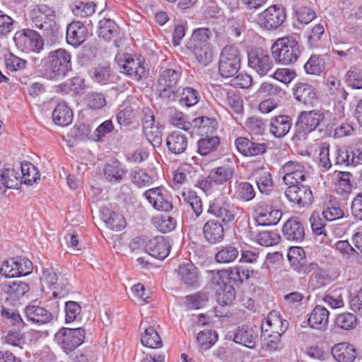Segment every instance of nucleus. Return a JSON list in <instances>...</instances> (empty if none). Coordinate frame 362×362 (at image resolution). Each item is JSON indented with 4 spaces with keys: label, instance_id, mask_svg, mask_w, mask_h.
I'll return each mask as SVG.
<instances>
[{
    "label": "nucleus",
    "instance_id": "f257e3e1",
    "mask_svg": "<svg viewBox=\"0 0 362 362\" xmlns=\"http://www.w3.org/2000/svg\"><path fill=\"white\" fill-rule=\"evenodd\" d=\"M42 76L48 80L63 79L72 70L71 56L63 48L49 52L39 65Z\"/></svg>",
    "mask_w": 362,
    "mask_h": 362
},
{
    "label": "nucleus",
    "instance_id": "f03ea898",
    "mask_svg": "<svg viewBox=\"0 0 362 362\" xmlns=\"http://www.w3.org/2000/svg\"><path fill=\"white\" fill-rule=\"evenodd\" d=\"M208 214L221 221L225 226L240 223L248 226V218L245 210L238 205L233 204L221 197H217L210 202Z\"/></svg>",
    "mask_w": 362,
    "mask_h": 362
},
{
    "label": "nucleus",
    "instance_id": "7ed1b4c3",
    "mask_svg": "<svg viewBox=\"0 0 362 362\" xmlns=\"http://www.w3.org/2000/svg\"><path fill=\"white\" fill-rule=\"evenodd\" d=\"M272 57L278 64L289 65L296 62L301 49L298 41L291 37L277 39L271 47Z\"/></svg>",
    "mask_w": 362,
    "mask_h": 362
},
{
    "label": "nucleus",
    "instance_id": "20e7f679",
    "mask_svg": "<svg viewBox=\"0 0 362 362\" xmlns=\"http://www.w3.org/2000/svg\"><path fill=\"white\" fill-rule=\"evenodd\" d=\"M32 24L42 32L45 37H51L57 30L54 11L47 5H40L31 12Z\"/></svg>",
    "mask_w": 362,
    "mask_h": 362
},
{
    "label": "nucleus",
    "instance_id": "39448f33",
    "mask_svg": "<svg viewBox=\"0 0 362 362\" xmlns=\"http://www.w3.org/2000/svg\"><path fill=\"white\" fill-rule=\"evenodd\" d=\"M241 58L240 51L235 46L227 45L221 51L218 71L223 78L235 76L240 69Z\"/></svg>",
    "mask_w": 362,
    "mask_h": 362
},
{
    "label": "nucleus",
    "instance_id": "423d86ee",
    "mask_svg": "<svg viewBox=\"0 0 362 362\" xmlns=\"http://www.w3.org/2000/svg\"><path fill=\"white\" fill-rule=\"evenodd\" d=\"M13 40L16 46L27 53L39 54L44 49V40L42 36L32 29L27 28L17 32Z\"/></svg>",
    "mask_w": 362,
    "mask_h": 362
},
{
    "label": "nucleus",
    "instance_id": "0eeeda50",
    "mask_svg": "<svg viewBox=\"0 0 362 362\" xmlns=\"http://www.w3.org/2000/svg\"><path fill=\"white\" fill-rule=\"evenodd\" d=\"M85 336V329L82 327H62L55 334V339L61 348L68 353L79 346L83 342Z\"/></svg>",
    "mask_w": 362,
    "mask_h": 362
},
{
    "label": "nucleus",
    "instance_id": "6e6552de",
    "mask_svg": "<svg viewBox=\"0 0 362 362\" xmlns=\"http://www.w3.org/2000/svg\"><path fill=\"white\" fill-rule=\"evenodd\" d=\"M334 156L336 165L346 167L362 165V143H356L342 148L337 147Z\"/></svg>",
    "mask_w": 362,
    "mask_h": 362
},
{
    "label": "nucleus",
    "instance_id": "1a4fd4ad",
    "mask_svg": "<svg viewBox=\"0 0 362 362\" xmlns=\"http://www.w3.org/2000/svg\"><path fill=\"white\" fill-rule=\"evenodd\" d=\"M248 66L261 76L273 68L274 62L269 52L262 48L252 49L247 54Z\"/></svg>",
    "mask_w": 362,
    "mask_h": 362
},
{
    "label": "nucleus",
    "instance_id": "9d476101",
    "mask_svg": "<svg viewBox=\"0 0 362 362\" xmlns=\"http://www.w3.org/2000/svg\"><path fill=\"white\" fill-rule=\"evenodd\" d=\"M284 194L290 203L299 209L310 206L314 199L310 187L301 183L288 185Z\"/></svg>",
    "mask_w": 362,
    "mask_h": 362
},
{
    "label": "nucleus",
    "instance_id": "9b49d317",
    "mask_svg": "<svg viewBox=\"0 0 362 362\" xmlns=\"http://www.w3.org/2000/svg\"><path fill=\"white\" fill-rule=\"evenodd\" d=\"M286 10L281 5H272L259 14L258 23L266 30L279 28L286 21Z\"/></svg>",
    "mask_w": 362,
    "mask_h": 362
},
{
    "label": "nucleus",
    "instance_id": "f8f14e48",
    "mask_svg": "<svg viewBox=\"0 0 362 362\" xmlns=\"http://www.w3.org/2000/svg\"><path fill=\"white\" fill-rule=\"evenodd\" d=\"M115 60L121 72L135 81L141 80L145 74V67L141 60L129 54L117 55Z\"/></svg>",
    "mask_w": 362,
    "mask_h": 362
},
{
    "label": "nucleus",
    "instance_id": "ddd939ff",
    "mask_svg": "<svg viewBox=\"0 0 362 362\" xmlns=\"http://www.w3.org/2000/svg\"><path fill=\"white\" fill-rule=\"evenodd\" d=\"M324 119L325 115L321 110L302 111L298 115L296 123L298 133L306 135L313 132Z\"/></svg>",
    "mask_w": 362,
    "mask_h": 362
},
{
    "label": "nucleus",
    "instance_id": "4468645a",
    "mask_svg": "<svg viewBox=\"0 0 362 362\" xmlns=\"http://www.w3.org/2000/svg\"><path fill=\"white\" fill-rule=\"evenodd\" d=\"M235 173V163L234 158H227L223 163L212 169L207 177L205 183L209 182L216 185H223L230 180Z\"/></svg>",
    "mask_w": 362,
    "mask_h": 362
},
{
    "label": "nucleus",
    "instance_id": "2eb2a0df",
    "mask_svg": "<svg viewBox=\"0 0 362 362\" xmlns=\"http://www.w3.org/2000/svg\"><path fill=\"white\" fill-rule=\"evenodd\" d=\"M28 284L21 281H6L1 284V296L5 300L13 303L29 291Z\"/></svg>",
    "mask_w": 362,
    "mask_h": 362
},
{
    "label": "nucleus",
    "instance_id": "dca6fc26",
    "mask_svg": "<svg viewBox=\"0 0 362 362\" xmlns=\"http://www.w3.org/2000/svg\"><path fill=\"white\" fill-rule=\"evenodd\" d=\"M281 172L283 181L288 185L299 184L306 179V172L303 165L295 161H288L283 165Z\"/></svg>",
    "mask_w": 362,
    "mask_h": 362
},
{
    "label": "nucleus",
    "instance_id": "f3484780",
    "mask_svg": "<svg viewBox=\"0 0 362 362\" xmlns=\"http://www.w3.org/2000/svg\"><path fill=\"white\" fill-rule=\"evenodd\" d=\"M26 320L37 325H43L52 322L54 315L46 308L31 303L24 308Z\"/></svg>",
    "mask_w": 362,
    "mask_h": 362
},
{
    "label": "nucleus",
    "instance_id": "a211bd4d",
    "mask_svg": "<svg viewBox=\"0 0 362 362\" xmlns=\"http://www.w3.org/2000/svg\"><path fill=\"white\" fill-rule=\"evenodd\" d=\"M257 221L262 226H274L277 224L281 218V210L275 209L272 206L261 202L256 205Z\"/></svg>",
    "mask_w": 362,
    "mask_h": 362
},
{
    "label": "nucleus",
    "instance_id": "6ab92c4d",
    "mask_svg": "<svg viewBox=\"0 0 362 362\" xmlns=\"http://www.w3.org/2000/svg\"><path fill=\"white\" fill-rule=\"evenodd\" d=\"M144 196L149 204L156 210L169 211L173 209L172 202L168 199L161 187H154L146 190Z\"/></svg>",
    "mask_w": 362,
    "mask_h": 362
},
{
    "label": "nucleus",
    "instance_id": "aec40b11",
    "mask_svg": "<svg viewBox=\"0 0 362 362\" xmlns=\"http://www.w3.org/2000/svg\"><path fill=\"white\" fill-rule=\"evenodd\" d=\"M334 115V116L331 119L332 126H335L334 138L339 139L351 136L354 132V129L350 124L343 122L345 118L344 107L341 105L336 106Z\"/></svg>",
    "mask_w": 362,
    "mask_h": 362
},
{
    "label": "nucleus",
    "instance_id": "412c9836",
    "mask_svg": "<svg viewBox=\"0 0 362 362\" xmlns=\"http://www.w3.org/2000/svg\"><path fill=\"white\" fill-rule=\"evenodd\" d=\"M250 175L255 180L260 193L269 195L272 192L274 188L272 176L264 165L254 168Z\"/></svg>",
    "mask_w": 362,
    "mask_h": 362
},
{
    "label": "nucleus",
    "instance_id": "4be33fe9",
    "mask_svg": "<svg viewBox=\"0 0 362 362\" xmlns=\"http://www.w3.org/2000/svg\"><path fill=\"white\" fill-rule=\"evenodd\" d=\"M232 334L234 342L250 349L255 347L258 339L257 329L248 325L238 327L233 331Z\"/></svg>",
    "mask_w": 362,
    "mask_h": 362
},
{
    "label": "nucleus",
    "instance_id": "5701e85b",
    "mask_svg": "<svg viewBox=\"0 0 362 362\" xmlns=\"http://www.w3.org/2000/svg\"><path fill=\"white\" fill-rule=\"evenodd\" d=\"M288 327V322L283 320L277 311H272L264 318L261 325L263 333H280L284 334Z\"/></svg>",
    "mask_w": 362,
    "mask_h": 362
},
{
    "label": "nucleus",
    "instance_id": "b1692460",
    "mask_svg": "<svg viewBox=\"0 0 362 362\" xmlns=\"http://www.w3.org/2000/svg\"><path fill=\"white\" fill-rule=\"evenodd\" d=\"M145 248L151 256L163 259L169 255L170 245L165 237L156 236L147 242Z\"/></svg>",
    "mask_w": 362,
    "mask_h": 362
},
{
    "label": "nucleus",
    "instance_id": "393cba45",
    "mask_svg": "<svg viewBox=\"0 0 362 362\" xmlns=\"http://www.w3.org/2000/svg\"><path fill=\"white\" fill-rule=\"evenodd\" d=\"M235 144L238 152L245 156L262 155L267 151V146L264 143L254 142L245 137H238Z\"/></svg>",
    "mask_w": 362,
    "mask_h": 362
},
{
    "label": "nucleus",
    "instance_id": "a878e982",
    "mask_svg": "<svg viewBox=\"0 0 362 362\" xmlns=\"http://www.w3.org/2000/svg\"><path fill=\"white\" fill-rule=\"evenodd\" d=\"M203 234L205 240L210 244L220 243L224 238L223 226L217 220H209L203 226Z\"/></svg>",
    "mask_w": 362,
    "mask_h": 362
},
{
    "label": "nucleus",
    "instance_id": "bb28decb",
    "mask_svg": "<svg viewBox=\"0 0 362 362\" xmlns=\"http://www.w3.org/2000/svg\"><path fill=\"white\" fill-rule=\"evenodd\" d=\"M282 233L283 236L288 240L300 242L305 236L304 227L298 218H291L284 223Z\"/></svg>",
    "mask_w": 362,
    "mask_h": 362
},
{
    "label": "nucleus",
    "instance_id": "cd10ccee",
    "mask_svg": "<svg viewBox=\"0 0 362 362\" xmlns=\"http://www.w3.org/2000/svg\"><path fill=\"white\" fill-rule=\"evenodd\" d=\"M87 28L80 21H74L66 28V42L68 44L78 47L86 39Z\"/></svg>",
    "mask_w": 362,
    "mask_h": 362
},
{
    "label": "nucleus",
    "instance_id": "c85d7f7f",
    "mask_svg": "<svg viewBox=\"0 0 362 362\" xmlns=\"http://www.w3.org/2000/svg\"><path fill=\"white\" fill-rule=\"evenodd\" d=\"M291 127L292 119L288 115H279L270 119L269 131L276 138H282L286 136Z\"/></svg>",
    "mask_w": 362,
    "mask_h": 362
},
{
    "label": "nucleus",
    "instance_id": "c756f323",
    "mask_svg": "<svg viewBox=\"0 0 362 362\" xmlns=\"http://www.w3.org/2000/svg\"><path fill=\"white\" fill-rule=\"evenodd\" d=\"M329 311L321 305L315 306L308 317V325L313 328L320 331L327 329L329 322Z\"/></svg>",
    "mask_w": 362,
    "mask_h": 362
},
{
    "label": "nucleus",
    "instance_id": "7c9ffc66",
    "mask_svg": "<svg viewBox=\"0 0 362 362\" xmlns=\"http://www.w3.org/2000/svg\"><path fill=\"white\" fill-rule=\"evenodd\" d=\"M188 145L187 136L180 131L171 132L166 138V146L170 152L175 155L184 153Z\"/></svg>",
    "mask_w": 362,
    "mask_h": 362
},
{
    "label": "nucleus",
    "instance_id": "2f4dec72",
    "mask_svg": "<svg viewBox=\"0 0 362 362\" xmlns=\"http://www.w3.org/2000/svg\"><path fill=\"white\" fill-rule=\"evenodd\" d=\"M178 276L185 286L196 287L199 285V274L198 269L192 263L180 265Z\"/></svg>",
    "mask_w": 362,
    "mask_h": 362
},
{
    "label": "nucleus",
    "instance_id": "473e14b6",
    "mask_svg": "<svg viewBox=\"0 0 362 362\" xmlns=\"http://www.w3.org/2000/svg\"><path fill=\"white\" fill-rule=\"evenodd\" d=\"M182 74V69L178 66L173 68L161 69L156 85L177 86Z\"/></svg>",
    "mask_w": 362,
    "mask_h": 362
},
{
    "label": "nucleus",
    "instance_id": "72a5a7b5",
    "mask_svg": "<svg viewBox=\"0 0 362 362\" xmlns=\"http://www.w3.org/2000/svg\"><path fill=\"white\" fill-rule=\"evenodd\" d=\"M332 354L339 362H353L356 358L354 346L346 342L334 345L332 349Z\"/></svg>",
    "mask_w": 362,
    "mask_h": 362
},
{
    "label": "nucleus",
    "instance_id": "f704fd0d",
    "mask_svg": "<svg viewBox=\"0 0 362 362\" xmlns=\"http://www.w3.org/2000/svg\"><path fill=\"white\" fill-rule=\"evenodd\" d=\"M98 36L105 40H113L116 47H118L116 37L119 35V27L110 18H103L98 23Z\"/></svg>",
    "mask_w": 362,
    "mask_h": 362
},
{
    "label": "nucleus",
    "instance_id": "c9c22d12",
    "mask_svg": "<svg viewBox=\"0 0 362 362\" xmlns=\"http://www.w3.org/2000/svg\"><path fill=\"white\" fill-rule=\"evenodd\" d=\"M295 98L305 105H313L316 100L315 88L305 83H298L293 88Z\"/></svg>",
    "mask_w": 362,
    "mask_h": 362
},
{
    "label": "nucleus",
    "instance_id": "e433bc0d",
    "mask_svg": "<svg viewBox=\"0 0 362 362\" xmlns=\"http://www.w3.org/2000/svg\"><path fill=\"white\" fill-rule=\"evenodd\" d=\"M351 177L352 174L349 172L336 171L335 191L344 198H346L352 191Z\"/></svg>",
    "mask_w": 362,
    "mask_h": 362
},
{
    "label": "nucleus",
    "instance_id": "4c0bfd02",
    "mask_svg": "<svg viewBox=\"0 0 362 362\" xmlns=\"http://www.w3.org/2000/svg\"><path fill=\"white\" fill-rule=\"evenodd\" d=\"M52 118L56 124L67 126L72 122L73 112L65 102H60L53 110Z\"/></svg>",
    "mask_w": 362,
    "mask_h": 362
},
{
    "label": "nucleus",
    "instance_id": "58836bf2",
    "mask_svg": "<svg viewBox=\"0 0 362 362\" xmlns=\"http://www.w3.org/2000/svg\"><path fill=\"white\" fill-rule=\"evenodd\" d=\"M126 173L127 170L118 160H114L110 163H107L104 168L105 177L111 183L121 182Z\"/></svg>",
    "mask_w": 362,
    "mask_h": 362
},
{
    "label": "nucleus",
    "instance_id": "ea45409f",
    "mask_svg": "<svg viewBox=\"0 0 362 362\" xmlns=\"http://www.w3.org/2000/svg\"><path fill=\"white\" fill-rule=\"evenodd\" d=\"M21 184L31 185L40 180V173L37 168L30 162H22L20 164Z\"/></svg>",
    "mask_w": 362,
    "mask_h": 362
},
{
    "label": "nucleus",
    "instance_id": "a19ab883",
    "mask_svg": "<svg viewBox=\"0 0 362 362\" xmlns=\"http://www.w3.org/2000/svg\"><path fill=\"white\" fill-rule=\"evenodd\" d=\"M0 184L9 189H18L20 186V173L14 168H3L0 170Z\"/></svg>",
    "mask_w": 362,
    "mask_h": 362
},
{
    "label": "nucleus",
    "instance_id": "79ce46f5",
    "mask_svg": "<svg viewBox=\"0 0 362 362\" xmlns=\"http://www.w3.org/2000/svg\"><path fill=\"white\" fill-rule=\"evenodd\" d=\"M327 55L313 54L304 65V69L307 74L320 75L325 69Z\"/></svg>",
    "mask_w": 362,
    "mask_h": 362
},
{
    "label": "nucleus",
    "instance_id": "37998d69",
    "mask_svg": "<svg viewBox=\"0 0 362 362\" xmlns=\"http://www.w3.org/2000/svg\"><path fill=\"white\" fill-rule=\"evenodd\" d=\"M211 35V31L209 28H200L194 30L187 44V49L204 45H209V40Z\"/></svg>",
    "mask_w": 362,
    "mask_h": 362
},
{
    "label": "nucleus",
    "instance_id": "c03bdc74",
    "mask_svg": "<svg viewBox=\"0 0 362 362\" xmlns=\"http://www.w3.org/2000/svg\"><path fill=\"white\" fill-rule=\"evenodd\" d=\"M238 249L231 245H226L218 248L214 259L217 263L229 264L234 262L238 257Z\"/></svg>",
    "mask_w": 362,
    "mask_h": 362
},
{
    "label": "nucleus",
    "instance_id": "a18cd8bd",
    "mask_svg": "<svg viewBox=\"0 0 362 362\" xmlns=\"http://www.w3.org/2000/svg\"><path fill=\"white\" fill-rule=\"evenodd\" d=\"M101 218L106 226L112 230H119L125 226V221L122 216L109 209H103Z\"/></svg>",
    "mask_w": 362,
    "mask_h": 362
},
{
    "label": "nucleus",
    "instance_id": "49530a36",
    "mask_svg": "<svg viewBox=\"0 0 362 362\" xmlns=\"http://www.w3.org/2000/svg\"><path fill=\"white\" fill-rule=\"evenodd\" d=\"M216 301L220 305L225 306L232 304L235 298L234 287L228 284H223L216 290Z\"/></svg>",
    "mask_w": 362,
    "mask_h": 362
},
{
    "label": "nucleus",
    "instance_id": "de8ad7c7",
    "mask_svg": "<svg viewBox=\"0 0 362 362\" xmlns=\"http://www.w3.org/2000/svg\"><path fill=\"white\" fill-rule=\"evenodd\" d=\"M141 344L148 348L157 349L162 346V341L157 331L153 327L145 329L141 337Z\"/></svg>",
    "mask_w": 362,
    "mask_h": 362
},
{
    "label": "nucleus",
    "instance_id": "09e8293b",
    "mask_svg": "<svg viewBox=\"0 0 362 362\" xmlns=\"http://www.w3.org/2000/svg\"><path fill=\"white\" fill-rule=\"evenodd\" d=\"M219 144V138L216 136L201 138L197 141V152L201 156H206L216 151Z\"/></svg>",
    "mask_w": 362,
    "mask_h": 362
},
{
    "label": "nucleus",
    "instance_id": "8fccbe9b",
    "mask_svg": "<svg viewBox=\"0 0 362 362\" xmlns=\"http://www.w3.org/2000/svg\"><path fill=\"white\" fill-rule=\"evenodd\" d=\"M184 202L188 204L194 211L197 217L203 211V204L201 198L192 190H185L181 193Z\"/></svg>",
    "mask_w": 362,
    "mask_h": 362
},
{
    "label": "nucleus",
    "instance_id": "3c124183",
    "mask_svg": "<svg viewBox=\"0 0 362 362\" xmlns=\"http://www.w3.org/2000/svg\"><path fill=\"white\" fill-rule=\"evenodd\" d=\"M184 202L188 204L194 211L197 217L203 211V204L201 198L192 190H185L181 193Z\"/></svg>",
    "mask_w": 362,
    "mask_h": 362
},
{
    "label": "nucleus",
    "instance_id": "603ef678",
    "mask_svg": "<svg viewBox=\"0 0 362 362\" xmlns=\"http://www.w3.org/2000/svg\"><path fill=\"white\" fill-rule=\"evenodd\" d=\"M179 96L180 104L187 107L194 106L200 100L199 93L192 87L183 88Z\"/></svg>",
    "mask_w": 362,
    "mask_h": 362
},
{
    "label": "nucleus",
    "instance_id": "864d4df0",
    "mask_svg": "<svg viewBox=\"0 0 362 362\" xmlns=\"http://www.w3.org/2000/svg\"><path fill=\"white\" fill-rule=\"evenodd\" d=\"M225 104L231 114L240 115L243 111V102L241 96L235 91H227Z\"/></svg>",
    "mask_w": 362,
    "mask_h": 362
},
{
    "label": "nucleus",
    "instance_id": "5fc2aeb1",
    "mask_svg": "<svg viewBox=\"0 0 362 362\" xmlns=\"http://www.w3.org/2000/svg\"><path fill=\"white\" fill-rule=\"evenodd\" d=\"M288 259L291 265L297 270L306 262L305 253L300 247H291L287 254Z\"/></svg>",
    "mask_w": 362,
    "mask_h": 362
},
{
    "label": "nucleus",
    "instance_id": "6e6d98bb",
    "mask_svg": "<svg viewBox=\"0 0 362 362\" xmlns=\"http://www.w3.org/2000/svg\"><path fill=\"white\" fill-rule=\"evenodd\" d=\"M96 5L92 1H79L71 5L74 16L80 18L90 16L95 11Z\"/></svg>",
    "mask_w": 362,
    "mask_h": 362
},
{
    "label": "nucleus",
    "instance_id": "4d7b16f0",
    "mask_svg": "<svg viewBox=\"0 0 362 362\" xmlns=\"http://www.w3.org/2000/svg\"><path fill=\"white\" fill-rule=\"evenodd\" d=\"M209 297L206 292L199 291L193 295L185 297V305L189 309H200L204 307L208 302Z\"/></svg>",
    "mask_w": 362,
    "mask_h": 362
},
{
    "label": "nucleus",
    "instance_id": "13d9d810",
    "mask_svg": "<svg viewBox=\"0 0 362 362\" xmlns=\"http://www.w3.org/2000/svg\"><path fill=\"white\" fill-rule=\"evenodd\" d=\"M191 127L197 128L199 134H207L214 130L216 120L208 117H199L190 122Z\"/></svg>",
    "mask_w": 362,
    "mask_h": 362
},
{
    "label": "nucleus",
    "instance_id": "bf43d9fd",
    "mask_svg": "<svg viewBox=\"0 0 362 362\" xmlns=\"http://www.w3.org/2000/svg\"><path fill=\"white\" fill-rule=\"evenodd\" d=\"M160 98L165 103H172L179 98V90L177 86L156 85Z\"/></svg>",
    "mask_w": 362,
    "mask_h": 362
},
{
    "label": "nucleus",
    "instance_id": "052dcab7",
    "mask_svg": "<svg viewBox=\"0 0 362 362\" xmlns=\"http://www.w3.org/2000/svg\"><path fill=\"white\" fill-rule=\"evenodd\" d=\"M189 50L193 53L197 62L200 64L206 66L212 61L213 52L210 45L193 47Z\"/></svg>",
    "mask_w": 362,
    "mask_h": 362
},
{
    "label": "nucleus",
    "instance_id": "680f3d73",
    "mask_svg": "<svg viewBox=\"0 0 362 362\" xmlns=\"http://www.w3.org/2000/svg\"><path fill=\"white\" fill-rule=\"evenodd\" d=\"M334 324L337 327L341 329H351L356 325V317L352 313H343L336 316Z\"/></svg>",
    "mask_w": 362,
    "mask_h": 362
},
{
    "label": "nucleus",
    "instance_id": "e2e57ef3",
    "mask_svg": "<svg viewBox=\"0 0 362 362\" xmlns=\"http://www.w3.org/2000/svg\"><path fill=\"white\" fill-rule=\"evenodd\" d=\"M236 193L245 202L252 200L256 194L253 186L247 182H236Z\"/></svg>",
    "mask_w": 362,
    "mask_h": 362
},
{
    "label": "nucleus",
    "instance_id": "0e129e2a",
    "mask_svg": "<svg viewBox=\"0 0 362 362\" xmlns=\"http://www.w3.org/2000/svg\"><path fill=\"white\" fill-rule=\"evenodd\" d=\"M135 115V111L131 106H126L119 110L116 119L121 127H128L133 123Z\"/></svg>",
    "mask_w": 362,
    "mask_h": 362
},
{
    "label": "nucleus",
    "instance_id": "69168bd1",
    "mask_svg": "<svg viewBox=\"0 0 362 362\" xmlns=\"http://www.w3.org/2000/svg\"><path fill=\"white\" fill-rule=\"evenodd\" d=\"M280 236L274 231H262L257 235V242L262 246L269 247L278 244Z\"/></svg>",
    "mask_w": 362,
    "mask_h": 362
},
{
    "label": "nucleus",
    "instance_id": "338daca9",
    "mask_svg": "<svg viewBox=\"0 0 362 362\" xmlns=\"http://www.w3.org/2000/svg\"><path fill=\"white\" fill-rule=\"evenodd\" d=\"M153 224L159 231L163 233L171 231L175 227V221L169 216L155 217Z\"/></svg>",
    "mask_w": 362,
    "mask_h": 362
},
{
    "label": "nucleus",
    "instance_id": "774afa93",
    "mask_svg": "<svg viewBox=\"0 0 362 362\" xmlns=\"http://www.w3.org/2000/svg\"><path fill=\"white\" fill-rule=\"evenodd\" d=\"M197 339L203 349H208L217 341L218 336L212 330H203L198 333Z\"/></svg>",
    "mask_w": 362,
    "mask_h": 362
}]
</instances>
